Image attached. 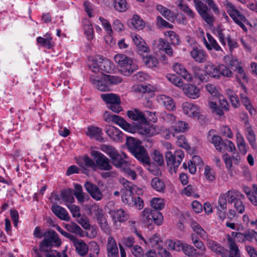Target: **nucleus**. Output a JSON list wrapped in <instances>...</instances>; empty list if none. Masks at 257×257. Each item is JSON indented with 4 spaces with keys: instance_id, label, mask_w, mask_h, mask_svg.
<instances>
[{
    "instance_id": "5fc2aeb1",
    "label": "nucleus",
    "mask_w": 257,
    "mask_h": 257,
    "mask_svg": "<svg viewBox=\"0 0 257 257\" xmlns=\"http://www.w3.org/2000/svg\"><path fill=\"white\" fill-rule=\"evenodd\" d=\"M166 244L168 246V249L180 251L181 250L183 242L178 240L167 239L166 241Z\"/></svg>"
},
{
    "instance_id": "9d476101",
    "label": "nucleus",
    "mask_w": 257,
    "mask_h": 257,
    "mask_svg": "<svg viewBox=\"0 0 257 257\" xmlns=\"http://www.w3.org/2000/svg\"><path fill=\"white\" fill-rule=\"evenodd\" d=\"M133 127L135 130V131L133 133L137 132L146 137H152L156 135L160 132V129L157 126L148 123L147 120L146 122L143 123L142 124H136L135 127Z\"/></svg>"
},
{
    "instance_id": "f257e3e1",
    "label": "nucleus",
    "mask_w": 257,
    "mask_h": 257,
    "mask_svg": "<svg viewBox=\"0 0 257 257\" xmlns=\"http://www.w3.org/2000/svg\"><path fill=\"white\" fill-rule=\"evenodd\" d=\"M88 66L94 73H110L113 69V64L108 59L102 56H95L91 60H89Z\"/></svg>"
},
{
    "instance_id": "ea45409f",
    "label": "nucleus",
    "mask_w": 257,
    "mask_h": 257,
    "mask_svg": "<svg viewBox=\"0 0 257 257\" xmlns=\"http://www.w3.org/2000/svg\"><path fill=\"white\" fill-rule=\"evenodd\" d=\"M206 36L208 40V45L206 48L208 50L213 49L217 52H223L221 47L210 34L207 33Z\"/></svg>"
},
{
    "instance_id": "f8f14e48",
    "label": "nucleus",
    "mask_w": 257,
    "mask_h": 257,
    "mask_svg": "<svg viewBox=\"0 0 257 257\" xmlns=\"http://www.w3.org/2000/svg\"><path fill=\"white\" fill-rule=\"evenodd\" d=\"M96 164L101 170L109 171L112 167L110 164L109 160L101 152L97 151H92L91 153Z\"/></svg>"
},
{
    "instance_id": "49530a36",
    "label": "nucleus",
    "mask_w": 257,
    "mask_h": 257,
    "mask_svg": "<svg viewBox=\"0 0 257 257\" xmlns=\"http://www.w3.org/2000/svg\"><path fill=\"white\" fill-rule=\"evenodd\" d=\"M52 38L50 34H46L44 37H39L37 38V41L41 46L48 49L51 48L53 46Z\"/></svg>"
},
{
    "instance_id": "473e14b6",
    "label": "nucleus",
    "mask_w": 257,
    "mask_h": 257,
    "mask_svg": "<svg viewBox=\"0 0 257 257\" xmlns=\"http://www.w3.org/2000/svg\"><path fill=\"white\" fill-rule=\"evenodd\" d=\"M146 245L159 250L162 248L163 241L159 235L155 234L148 239Z\"/></svg>"
},
{
    "instance_id": "c03bdc74",
    "label": "nucleus",
    "mask_w": 257,
    "mask_h": 257,
    "mask_svg": "<svg viewBox=\"0 0 257 257\" xmlns=\"http://www.w3.org/2000/svg\"><path fill=\"white\" fill-rule=\"evenodd\" d=\"M188 123L184 121L179 120L171 126L172 130L178 133H184L189 130Z\"/></svg>"
},
{
    "instance_id": "603ef678",
    "label": "nucleus",
    "mask_w": 257,
    "mask_h": 257,
    "mask_svg": "<svg viewBox=\"0 0 257 257\" xmlns=\"http://www.w3.org/2000/svg\"><path fill=\"white\" fill-rule=\"evenodd\" d=\"M102 79L103 81L107 82L109 88L111 85H116L122 81V79L117 76L110 75L107 74L102 75Z\"/></svg>"
},
{
    "instance_id": "7c9ffc66",
    "label": "nucleus",
    "mask_w": 257,
    "mask_h": 257,
    "mask_svg": "<svg viewBox=\"0 0 257 257\" xmlns=\"http://www.w3.org/2000/svg\"><path fill=\"white\" fill-rule=\"evenodd\" d=\"M227 240L229 244V252L228 257H239V250L233 238L227 235Z\"/></svg>"
},
{
    "instance_id": "5701e85b",
    "label": "nucleus",
    "mask_w": 257,
    "mask_h": 257,
    "mask_svg": "<svg viewBox=\"0 0 257 257\" xmlns=\"http://www.w3.org/2000/svg\"><path fill=\"white\" fill-rule=\"evenodd\" d=\"M134 157L142 164L150 165L151 162L148 154L143 147L132 153Z\"/></svg>"
},
{
    "instance_id": "09e8293b",
    "label": "nucleus",
    "mask_w": 257,
    "mask_h": 257,
    "mask_svg": "<svg viewBox=\"0 0 257 257\" xmlns=\"http://www.w3.org/2000/svg\"><path fill=\"white\" fill-rule=\"evenodd\" d=\"M154 211L150 208H146L142 212L141 220L145 223L150 224L152 223L153 213Z\"/></svg>"
},
{
    "instance_id": "58836bf2",
    "label": "nucleus",
    "mask_w": 257,
    "mask_h": 257,
    "mask_svg": "<svg viewBox=\"0 0 257 257\" xmlns=\"http://www.w3.org/2000/svg\"><path fill=\"white\" fill-rule=\"evenodd\" d=\"M131 24V27L133 29H137L138 30H142L145 26L144 22L137 15H134L133 18L130 20Z\"/></svg>"
},
{
    "instance_id": "a18cd8bd",
    "label": "nucleus",
    "mask_w": 257,
    "mask_h": 257,
    "mask_svg": "<svg viewBox=\"0 0 257 257\" xmlns=\"http://www.w3.org/2000/svg\"><path fill=\"white\" fill-rule=\"evenodd\" d=\"M181 250L184 253L190 257H196L199 255L197 250L192 245L183 243Z\"/></svg>"
},
{
    "instance_id": "37998d69",
    "label": "nucleus",
    "mask_w": 257,
    "mask_h": 257,
    "mask_svg": "<svg viewBox=\"0 0 257 257\" xmlns=\"http://www.w3.org/2000/svg\"><path fill=\"white\" fill-rule=\"evenodd\" d=\"M126 144L131 153L137 151L138 149L142 147L141 142L133 137H128L126 140Z\"/></svg>"
},
{
    "instance_id": "e433bc0d",
    "label": "nucleus",
    "mask_w": 257,
    "mask_h": 257,
    "mask_svg": "<svg viewBox=\"0 0 257 257\" xmlns=\"http://www.w3.org/2000/svg\"><path fill=\"white\" fill-rule=\"evenodd\" d=\"M152 188L157 192L163 193L166 189V185L164 181L158 177H154L151 182Z\"/></svg>"
},
{
    "instance_id": "2f4dec72",
    "label": "nucleus",
    "mask_w": 257,
    "mask_h": 257,
    "mask_svg": "<svg viewBox=\"0 0 257 257\" xmlns=\"http://www.w3.org/2000/svg\"><path fill=\"white\" fill-rule=\"evenodd\" d=\"M213 131H210L208 133V140L213 144L215 149L219 152H221L223 145L222 139L217 135L213 134Z\"/></svg>"
},
{
    "instance_id": "864d4df0",
    "label": "nucleus",
    "mask_w": 257,
    "mask_h": 257,
    "mask_svg": "<svg viewBox=\"0 0 257 257\" xmlns=\"http://www.w3.org/2000/svg\"><path fill=\"white\" fill-rule=\"evenodd\" d=\"M62 199L65 202L66 205L70 204L74 201L71 190L68 189L62 191L61 193Z\"/></svg>"
},
{
    "instance_id": "de8ad7c7",
    "label": "nucleus",
    "mask_w": 257,
    "mask_h": 257,
    "mask_svg": "<svg viewBox=\"0 0 257 257\" xmlns=\"http://www.w3.org/2000/svg\"><path fill=\"white\" fill-rule=\"evenodd\" d=\"M143 61L146 66L151 68L156 67L159 64L158 59L152 55L143 56Z\"/></svg>"
},
{
    "instance_id": "3c124183",
    "label": "nucleus",
    "mask_w": 257,
    "mask_h": 257,
    "mask_svg": "<svg viewBox=\"0 0 257 257\" xmlns=\"http://www.w3.org/2000/svg\"><path fill=\"white\" fill-rule=\"evenodd\" d=\"M64 226L67 231L73 233L78 234L80 236H82L83 230L75 222H71L69 223H65L64 224Z\"/></svg>"
},
{
    "instance_id": "b1692460",
    "label": "nucleus",
    "mask_w": 257,
    "mask_h": 257,
    "mask_svg": "<svg viewBox=\"0 0 257 257\" xmlns=\"http://www.w3.org/2000/svg\"><path fill=\"white\" fill-rule=\"evenodd\" d=\"M106 246L108 257H119L116 242L112 236L108 237Z\"/></svg>"
},
{
    "instance_id": "79ce46f5",
    "label": "nucleus",
    "mask_w": 257,
    "mask_h": 257,
    "mask_svg": "<svg viewBox=\"0 0 257 257\" xmlns=\"http://www.w3.org/2000/svg\"><path fill=\"white\" fill-rule=\"evenodd\" d=\"M194 76L198 79L200 82H205L209 80V76L206 71H204L198 67L194 68Z\"/></svg>"
},
{
    "instance_id": "72a5a7b5",
    "label": "nucleus",
    "mask_w": 257,
    "mask_h": 257,
    "mask_svg": "<svg viewBox=\"0 0 257 257\" xmlns=\"http://www.w3.org/2000/svg\"><path fill=\"white\" fill-rule=\"evenodd\" d=\"M52 211L60 219L65 221H68L69 220L70 217L68 213L65 209L62 207L57 205H54L52 206Z\"/></svg>"
},
{
    "instance_id": "1a4fd4ad",
    "label": "nucleus",
    "mask_w": 257,
    "mask_h": 257,
    "mask_svg": "<svg viewBox=\"0 0 257 257\" xmlns=\"http://www.w3.org/2000/svg\"><path fill=\"white\" fill-rule=\"evenodd\" d=\"M184 157V153L181 150L176 151L174 154H172L169 151H167L166 153V160L167 165L170 166L171 169L173 168L174 171L176 172Z\"/></svg>"
},
{
    "instance_id": "bb28decb",
    "label": "nucleus",
    "mask_w": 257,
    "mask_h": 257,
    "mask_svg": "<svg viewBox=\"0 0 257 257\" xmlns=\"http://www.w3.org/2000/svg\"><path fill=\"white\" fill-rule=\"evenodd\" d=\"M86 134L89 137L94 138L98 141L102 142L103 141V138H102V130L101 128L97 126H88Z\"/></svg>"
},
{
    "instance_id": "6ab92c4d",
    "label": "nucleus",
    "mask_w": 257,
    "mask_h": 257,
    "mask_svg": "<svg viewBox=\"0 0 257 257\" xmlns=\"http://www.w3.org/2000/svg\"><path fill=\"white\" fill-rule=\"evenodd\" d=\"M77 164L83 169V172L85 174L87 173L88 168H91L93 170L96 169L95 162L88 156H84L79 158L77 161Z\"/></svg>"
},
{
    "instance_id": "774afa93",
    "label": "nucleus",
    "mask_w": 257,
    "mask_h": 257,
    "mask_svg": "<svg viewBox=\"0 0 257 257\" xmlns=\"http://www.w3.org/2000/svg\"><path fill=\"white\" fill-rule=\"evenodd\" d=\"M132 253L135 257H143L144 252L143 249L138 245H134L132 248H131Z\"/></svg>"
},
{
    "instance_id": "4d7b16f0",
    "label": "nucleus",
    "mask_w": 257,
    "mask_h": 257,
    "mask_svg": "<svg viewBox=\"0 0 257 257\" xmlns=\"http://www.w3.org/2000/svg\"><path fill=\"white\" fill-rule=\"evenodd\" d=\"M113 7L115 10L119 12H125L128 8L125 0H114Z\"/></svg>"
},
{
    "instance_id": "dca6fc26",
    "label": "nucleus",
    "mask_w": 257,
    "mask_h": 257,
    "mask_svg": "<svg viewBox=\"0 0 257 257\" xmlns=\"http://www.w3.org/2000/svg\"><path fill=\"white\" fill-rule=\"evenodd\" d=\"M206 244L212 251L220 255L221 257L228 256V250L218 242L212 239H207Z\"/></svg>"
},
{
    "instance_id": "f704fd0d",
    "label": "nucleus",
    "mask_w": 257,
    "mask_h": 257,
    "mask_svg": "<svg viewBox=\"0 0 257 257\" xmlns=\"http://www.w3.org/2000/svg\"><path fill=\"white\" fill-rule=\"evenodd\" d=\"M205 69L207 72L208 76L215 79L220 78V72L219 70V65L216 66L212 63H208L205 67Z\"/></svg>"
},
{
    "instance_id": "680f3d73",
    "label": "nucleus",
    "mask_w": 257,
    "mask_h": 257,
    "mask_svg": "<svg viewBox=\"0 0 257 257\" xmlns=\"http://www.w3.org/2000/svg\"><path fill=\"white\" fill-rule=\"evenodd\" d=\"M166 78L171 83L177 87H180L183 85V83L181 79L175 74H167Z\"/></svg>"
},
{
    "instance_id": "f03ea898",
    "label": "nucleus",
    "mask_w": 257,
    "mask_h": 257,
    "mask_svg": "<svg viewBox=\"0 0 257 257\" xmlns=\"http://www.w3.org/2000/svg\"><path fill=\"white\" fill-rule=\"evenodd\" d=\"M100 149L109 155L113 164L116 168L121 170L128 165L129 162L126 160L127 156L125 154H119L114 148L105 145L101 146Z\"/></svg>"
},
{
    "instance_id": "0e129e2a",
    "label": "nucleus",
    "mask_w": 257,
    "mask_h": 257,
    "mask_svg": "<svg viewBox=\"0 0 257 257\" xmlns=\"http://www.w3.org/2000/svg\"><path fill=\"white\" fill-rule=\"evenodd\" d=\"M90 245V253L89 254H91L93 257H98L100 250L99 245L95 241H91Z\"/></svg>"
},
{
    "instance_id": "6e6d98bb",
    "label": "nucleus",
    "mask_w": 257,
    "mask_h": 257,
    "mask_svg": "<svg viewBox=\"0 0 257 257\" xmlns=\"http://www.w3.org/2000/svg\"><path fill=\"white\" fill-rule=\"evenodd\" d=\"M191 227L194 232L203 239L207 238V234L202 227L196 221H192Z\"/></svg>"
},
{
    "instance_id": "4468645a",
    "label": "nucleus",
    "mask_w": 257,
    "mask_h": 257,
    "mask_svg": "<svg viewBox=\"0 0 257 257\" xmlns=\"http://www.w3.org/2000/svg\"><path fill=\"white\" fill-rule=\"evenodd\" d=\"M102 75H105L103 73L98 75L92 74L90 77V82L94 86L101 91H109L110 88L107 82L103 81Z\"/></svg>"
},
{
    "instance_id": "ddd939ff",
    "label": "nucleus",
    "mask_w": 257,
    "mask_h": 257,
    "mask_svg": "<svg viewBox=\"0 0 257 257\" xmlns=\"http://www.w3.org/2000/svg\"><path fill=\"white\" fill-rule=\"evenodd\" d=\"M183 113L188 117L199 118L200 116V108L193 103L185 102L182 104Z\"/></svg>"
},
{
    "instance_id": "4be33fe9",
    "label": "nucleus",
    "mask_w": 257,
    "mask_h": 257,
    "mask_svg": "<svg viewBox=\"0 0 257 257\" xmlns=\"http://www.w3.org/2000/svg\"><path fill=\"white\" fill-rule=\"evenodd\" d=\"M109 214L114 223L124 222L129 218L128 214L122 209L111 210Z\"/></svg>"
},
{
    "instance_id": "69168bd1",
    "label": "nucleus",
    "mask_w": 257,
    "mask_h": 257,
    "mask_svg": "<svg viewBox=\"0 0 257 257\" xmlns=\"http://www.w3.org/2000/svg\"><path fill=\"white\" fill-rule=\"evenodd\" d=\"M224 30L221 29V28H217L215 31V34L217 37L219 42L221 43V44L223 46L226 45V41L225 39V34L224 33Z\"/></svg>"
},
{
    "instance_id": "a878e982",
    "label": "nucleus",
    "mask_w": 257,
    "mask_h": 257,
    "mask_svg": "<svg viewBox=\"0 0 257 257\" xmlns=\"http://www.w3.org/2000/svg\"><path fill=\"white\" fill-rule=\"evenodd\" d=\"M173 69L176 73L181 76L187 81H193V78L192 76L187 72L186 69L181 64L178 63H175L173 66Z\"/></svg>"
},
{
    "instance_id": "4c0bfd02",
    "label": "nucleus",
    "mask_w": 257,
    "mask_h": 257,
    "mask_svg": "<svg viewBox=\"0 0 257 257\" xmlns=\"http://www.w3.org/2000/svg\"><path fill=\"white\" fill-rule=\"evenodd\" d=\"M76 252L80 256H84L88 251V246L86 243L81 239H78L74 244Z\"/></svg>"
},
{
    "instance_id": "39448f33",
    "label": "nucleus",
    "mask_w": 257,
    "mask_h": 257,
    "mask_svg": "<svg viewBox=\"0 0 257 257\" xmlns=\"http://www.w3.org/2000/svg\"><path fill=\"white\" fill-rule=\"evenodd\" d=\"M44 239L40 243V250L48 251L54 245H59L61 241L58 234L53 230H49L44 233Z\"/></svg>"
},
{
    "instance_id": "338daca9",
    "label": "nucleus",
    "mask_w": 257,
    "mask_h": 257,
    "mask_svg": "<svg viewBox=\"0 0 257 257\" xmlns=\"http://www.w3.org/2000/svg\"><path fill=\"white\" fill-rule=\"evenodd\" d=\"M176 143L179 147L183 148L186 150L190 148V146L187 143L186 139L183 135H179L177 137Z\"/></svg>"
},
{
    "instance_id": "393cba45",
    "label": "nucleus",
    "mask_w": 257,
    "mask_h": 257,
    "mask_svg": "<svg viewBox=\"0 0 257 257\" xmlns=\"http://www.w3.org/2000/svg\"><path fill=\"white\" fill-rule=\"evenodd\" d=\"M132 39L140 54L148 53L150 51L149 46L139 35H133Z\"/></svg>"
},
{
    "instance_id": "e2e57ef3",
    "label": "nucleus",
    "mask_w": 257,
    "mask_h": 257,
    "mask_svg": "<svg viewBox=\"0 0 257 257\" xmlns=\"http://www.w3.org/2000/svg\"><path fill=\"white\" fill-rule=\"evenodd\" d=\"M178 7L183 11L188 17L193 19L195 17V13L186 4L183 3L182 1L179 2Z\"/></svg>"
},
{
    "instance_id": "412c9836",
    "label": "nucleus",
    "mask_w": 257,
    "mask_h": 257,
    "mask_svg": "<svg viewBox=\"0 0 257 257\" xmlns=\"http://www.w3.org/2000/svg\"><path fill=\"white\" fill-rule=\"evenodd\" d=\"M128 117L134 121L138 122V124L146 122V114L138 109H133L127 112Z\"/></svg>"
},
{
    "instance_id": "a19ab883",
    "label": "nucleus",
    "mask_w": 257,
    "mask_h": 257,
    "mask_svg": "<svg viewBox=\"0 0 257 257\" xmlns=\"http://www.w3.org/2000/svg\"><path fill=\"white\" fill-rule=\"evenodd\" d=\"M89 212L90 214L94 216V217L97 220V222L105 218L103 214L102 209L96 204L92 205L90 207Z\"/></svg>"
},
{
    "instance_id": "052dcab7",
    "label": "nucleus",
    "mask_w": 257,
    "mask_h": 257,
    "mask_svg": "<svg viewBox=\"0 0 257 257\" xmlns=\"http://www.w3.org/2000/svg\"><path fill=\"white\" fill-rule=\"evenodd\" d=\"M204 175L209 182H213L215 179V173L213 169L209 166L205 167Z\"/></svg>"
},
{
    "instance_id": "9b49d317",
    "label": "nucleus",
    "mask_w": 257,
    "mask_h": 257,
    "mask_svg": "<svg viewBox=\"0 0 257 257\" xmlns=\"http://www.w3.org/2000/svg\"><path fill=\"white\" fill-rule=\"evenodd\" d=\"M195 8L202 19L208 25H212L214 17L209 14L210 10L208 7L200 1L194 0Z\"/></svg>"
},
{
    "instance_id": "0eeeda50",
    "label": "nucleus",
    "mask_w": 257,
    "mask_h": 257,
    "mask_svg": "<svg viewBox=\"0 0 257 257\" xmlns=\"http://www.w3.org/2000/svg\"><path fill=\"white\" fill-rule=\"evenodd\" d=\"M103 118L107 122H113L115 123L127 132L133 133L135 131L133 126L118 115L112 114L108 111H105L103 114Z\"/></svg>"
},
{
    "instance_id": "c85d7f7f",
    "label": "nucleus",
    "mask_w": 257,
    "mask_h": 257,
    "mask_svg": "<svg viewBox=\"0 0 257 257\" xmlns=\"http://www.w3.org/2000/svg\"><path fill=\"white\" fill-rule=\"evenodd\" d=\"M158 102L163 104L168 110H173L175 108V104L172 98L165 95H159L157 96Z\"/></svg>"
},
{
    "instance_id": "aec40b11",
    "label": "nucleus",
    "mask_w": 257,
    "mask_h": 257,
    "mask_svg": "<svg viewBox=\"0 0 257 257\" xmlns=\"http://www.w3.org/2000/svg\"><path fill=\"white\" fill-rule=\"evenodd\" d=\"M183 90L185 95L191 99H197L200 96V89L195 85L187 84L184 86Z\"/></svg>"
},
{
    "instance_id": "20e7f679",
    "label": "nucleus",
    "mask_w": 257,
    "mask_h": 257,
    "mask_svg": "<svg viewBox=\"0 0 257 257\" xmlns=\"http://www.w3.org/2000/svg\"><path fill=\"white\" fill-rule=\"evenodd\" d=\"M225 6L226 11L233 21L239 25L244 31H246V28L244 23L247 22L245 17L235 7V6L229 1H225Z\"/></svg>"
},
{
    "instance_id": "cd10ccee",
    "label": "nucleus",
    "mask_w": 257,
    "mask_h": 257,
    "mask_svg": "<svg viewBox=\"0 0 257 257\" xmlns=\"http://www.w3.org/2000/svg\"><path fill=\"white\" fill-rule=\"evenodd\" d=\"M244 134L252 149H255L256 136L251 126L247 123L245 124Z\"/></svg>"
},
{
    "instance_id": "7ed1b4c3",
    "label": "nucleus",
    "mask_w": 257,
    "mask_h": 257,
    "mask_svg": "<svg viewBox=\"0 0 257 257\" xmlns=\"http://www.w3.org/2000/svg\"><path fill=\"white\" fill-rule=\"evenodd\" d=\"M114 61L124 75L129 76L137 69V66L133 63L132 59L124 54L115 55L114 56Z\"/></svg>"
},
{
    "instance_id": "423d86ee",
    "label": "nucleus",
    "mask_w": 257,
    "mask_h": 257,
    "mask_svg": "<svg viewBox=\"0 0 257 257\" xmlns=\"http://www.w3.org/2000/svg\"><path fill=\"white\" fill-rule=\"evenodd\" d=\"M101 98L107 104V107L115 113H119L122 110L120 105L119 97L114 93H104L101 94Z\"/></svg>"
},
{
    "instance_id": "8fccbe9b",
    "label": "nucleus",
    "mask_w": 257,
    "mask_h": 257,
    "mask_svg": "<svg viewBox=\"0 0 257 257\" xmlns=\"http://www.w3.org/2000/svg\"><path fill=\"white\" fill-rule=\"evenodd\" d=\"M224 194L226 195V198H227L228 202L230 203L232 202L234 203V201L238 199V198H241L244 197L243 195L240 192L235 190H229Z\"/></svg>"
},
{
    "instance_id": "f3484780",
    "label": "nucleus",
    "mask_w": 257,
    "mask_h": 257,
    "mask_svg": "<svg viewBox=\"0 0 257 257\" xmlns=\"http://www.w3.org/2000/svg\"><path fill=\"white\" fill-rule=\"evenodd\" d=\"M105 132L107 135L114 141L116 142L122 141V133L117 128L110 125H106L105 126Z\"/></svg>"
},
{
    "instance_id": "13d9d810",
    "label": "nucleus",
    "mask_w": 257,
    "mask_h": 257,
    "mask_svg": "<svg viewBox=\"0 0 257 257\" xmlns=\"http://www.w3.org/2000/svg\"><path fill=\"white\" fill-rule=\"evenodd\" d=\"M151 206L156 210H162L165 206L164 200L161 198L155 197L150 200Z\"/></svg>"
},
{
    "instance_id": "2eb2a0df",
    "label": "nucleus",
    "mask_w": 257,
    "mask_h": 257,
    "mask_svg": "<svg viewBox=\"0 0 257 257\" xmlns=\"http://www.w3.org/2000/svg\"><path fill=\"white\" fill-rule=\"evenodd\" d=\"M84 187L94 200L98 201L104 198L101 191L96 185L86 182L84 184Z\"/></svg>"
},
{
    "instance_id": "a211bd4d",
    "label": "nucleus",
    "mask_w": 257,
    "mask_h": 257,
    "mask_svg": "<svg viewBox=\"0 0 257 257\" xmlns=\"http://www.w3.org/2000/svg\"><path fill=\"white\" fill-rule=\"evenodd\" d=\"M191 57L197 63H202L206 61L207 54L205 50L197 47H194L190 52Z\"/></svg>"
},
{
    "instance_id": "6e6552de",
    "label": "nucleus",
    "mask_w": 257,
    "mask_h": 257,
    "mask_svg": "<svg viewBox=\"0 0 257 257\" xmlns=\"http://www.w3.org/2000/svg\"><path fill=\"white\" fill-rule=\"evenodd\" d=\"M120 182L124 187L121 189L122 201L124 204L131 205L135 197L134 196V192L135 191V188L131 182L124 179L121 180Z\"/></svg>"
},
{
    "instance_id": "c756f323",
    "label": "nucleus",
    "mask_w": 257,
    "mask_h": 257,
    "mask_svg": "<svg viewBox=\"0 0 257 257\" xmlns=\"http://www.w3.org/2000/svg\"><path fill=\"white\" fill-rule=\"evenodd\" d=\"M235 138L236 140V145L239 152L243 155H245L247 152V145L245 143V140L241 134L238 131L236 133Z\"/></svg>"
},
{
    "instance_id": "c9c22d12",
    "label": "nucleus",
    "mask_w": 257,
    "mask_h": 257,
    "mask_svg": "<svg viewBox=\"0 0 257 257\" xmlns=\"http://www.w3.org/2000/svg\"><path fill=\"white\" fill-rule=\"evenodd\" d=\"M84 34L88 40H91L94 37V30L91 23L87 19L82 20Z\"/></svg>"
},
{
    "instance_id": "bf43d9fd",
    "label": "nucleus",
    "mask_w": 257,
    "mask_h": 257,
    "mask_svg": "<svg viewBox=\"0 0 257 257\" xmlns=\"http://www.w3.org/2000/svg\"><path fill=\"white\" fill-rule=\"evenodd\" d=\"M165 36L169 38V41L173 45H178L180 43V39L178 35L174 31H168L164 32Z\"/></svg>"
}]
</instances>
